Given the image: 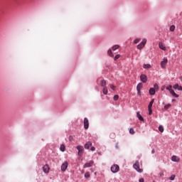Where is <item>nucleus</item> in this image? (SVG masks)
<instances>
[{
  "instance_id": "obj_1",
  "label": "nucleus",
  "mask_w": 182,
  "mask_h": 182,
  "mask_svg": "<svg viewBox=\"0 0 182 182\" xmlns=\"http://www.w3.org/2000/svg\"><path fill=\"white\" fill-rule=\"evenodd\" d=\"M134 168H135L138 173H143V169L140 168V164L139 161H136L133 165Z\"/></svg>"
},
{
  "instance_id": "obj_2",
  "label": "nucleus",
  "mask_w": 182,
  "mask_h": 182,
  "mask_svg": "<svg viewBox=\"0 0 182 182\" xmlns=\"http://www.w3.org/2000/svg\"><path fill=\"white\" fill-rule=\"evenodd\" d=\"M146 43H147V40L144 38L142 41L137 46V49H143V48L146 46Z\"/></svg>"
},
{
  "instance_id": "obj_3",
  "label": "nucleus",
  "mask_w": 182,
  "mask_h": 182,
  "mask_svg": "<svg viewBox=\"0 0 182 182\" xmlns=\"http://www.w3.org/2000/svg\"><path fill=\"white\" fill-rule=\"evenodd\" d=\"M120 170V167L117 164H114L111 166V171L112 173H117Z\"/></svg>"
},
{
  "instance_id": "obj_4",
  "label": "nucleus",
  "mask_w": 182,
  "mask_h": 182,
  "mask_svg": "<svg viewBox=\"0 0 182 182\" xmlns=\"http://www.w3.org/2000/svg\"><path fill=\"white\" fill-rule=\"evenodd\" d=\"M77 150H78V156H83V151H85V149H83V146H77Z\"/></svg>"
},
{
  "instance_id": "obj_5",
  "label": "nucleus",
  "mask_w": 182,
  "mask_h": 182,
  "mask_svg": "<svg viewBox=\"0 0 182 182\" xmlns=\"http://www.w3.org/2000/svg\"><path fill=\"white\" fill-rule=\"evenodd\" d=\"M84 129H85V130L89 129V119L87 118L84 119Z\"/></svg>"
},
{
  "instance_id": "obj_6",
  "label": "nucleus",
  "mask_w": 182,
  "mask_h": 182,
  "mask_svg": "<svg viewBox=\"0 0 182 182\" xmlns=\"http://www.w3.org/2000/svg\"><path fill=\"white\" fill-rule=\"evenodd\" d=\"M168 62V60H167V58H164L163 61H161V68H162V69H164Z\"/></svg>"
},
{
  "instance_id": "obj_7",
  "label": "nucleus",
  "mask_w": 182,
  "mask_h": 182,
  "mask_svg": "<svg viewBox=\"0 0 182 182\" xmlns=\"http://www.w3.org/2000/svg\"><path fill=\"white\" fill-rule=\"evenodd\" d=\"M140 80L143 83H146L147 82V76L144 74H141L140 76Z\"/></svg>"
},
{
  "instance_id": "obj_8",
  "label": "nucleus",
  "mask_w": 182,
  "mask_h": 182,
  "mask_svg": "<svg viewBox=\"0 0 182 182\" xmlns=\"http://www.w3.org/2000/svg\"><path fill=\"white\" fill-rule=\"evenodd\" d=\"M141 87H143V83L139 82L136 86V90L138 92V95H140L141 90Z\"/></svg>"
},
{
  "instance_id": "obj_9",
  "label": "nucleus",
  "mask_w": 182,
  "mask_h": 182,
  "mask_svg": "<svg viewBox=\"0 0 182 182\" xmlns=\"http://www.w3.org/2000/svg\"><path fill=\"white\" fill-rule=\"evenodd\" d=\"M66 168H68V161H65L61 165V170H62V171H66Z\"/></svg>"
},
{
  "instance_id": "obj_10",
  "label": "nucleus",
  "mask_w": 182,
  "mask_h": 182,
  "mask_svg": "<svg viewBox=\"0 0 182 182\" xmlns=\"http://www.w3.org/2000/svg\"><path fill=\"white\" fill-rule=\"evenodd\" d=\"M49 165L46 164L43 167V171H44V173H46V174H48V173H49Z\"/></svg>"
},
{
  "instance_id": "obj_11",
  "label": "nucleus",
  "mask_w": 182,
  "mask_h": 182,
  "mask_svg": "<svg viewBox=\"0 0 182 182\" xmlns=\"http://www.w3.org/2000/svg\"><path fill=\"white\" fill-rule=\"evenodd\" d=\"M171 160L172 161H175V163H178V161H180V158H178V156H177L173 155L171 157Z\"/></svg>"
},
{
  "instance_id": "obj_12",
  "label": "nucleus",
  "mask_w": 182,
  "mask_h": 182,
  "mask_svg": "<svg viewBox=\"0 0 182 182\" xmlns=\"http://www.w3.org/2000/svg\"><path fill=\"white\" fill-rule=\"evenodd\" d=\"M93 166V161H90L84 165V168H86L87 167H92Z\"/></svg>"
},
{
  "instance_id": "obj_13",
  "label": "nucleus",
  "mask_w": 182,
  "mask_h": 182,
  "mask_svg": "<svg viewBox=\"0 0 182 182\" xmlns=\"http://www.w3.org/2000/svg\"><path fill=\"white\" fill-rule=\"evenodd\" d=\"M149 95H151V96L156 95V90L154 88H150Z\"/></svg>"
},
{
  "instance_id": "obj_14",
  "label": "nucleus",
  "mask_w": 182,
  "mask_h": 182,
  "mask_svg": "<svg viewBox=\"0 0 182 182\" xmlns=\"http://www.w3.org/2000/svg\"><path fill=\"white\" fill-rule=\"evenodd\" d=\"M91 146H92V142H91V141H87V142L85 144V149H89Z\"/></svg>"
},
{
  "instance_id": "obj_15",
  "label": "nucleus",
  "mask_w": 182,
  "mask_h": 182,
  "mask_svg": "<svg viewBox=\"0 0 182 182\" xmlns=\"http://www.w3.org/2000/svg\"><path fill=\"white\" fill-rule=\"evenodd\" d=\"M136 117H138L139 120L141 122H144V118L140 115V112L136 113Z\"/></svg>"
},
{
  "instance_id": "obj_16",
  "label": "nucleus",
  "mask_w": 182,
  "mask_h": 182,
  "mask_svg": "<svg viewBox=\"0 0 182 182\" xmlns=\"http://www.w3.org/2000/svg\"><path fill=\"white\" fill-rule=\"evenodd\" d=\"M173 89L178 90H182V87L180 86L178 84H176L173 85Z\"/></svg>"
},
{
  "instance_id": "obj_17",
  "label": "nucleus",
  "mask_w": 182,
  "mask_h": 182,
  "mask_svg": "<svg viewBox=\"0 0 182 182\" xmlns=\"http://www.w3.org/2000/svg\"><path fill=\"white\" fill-rule=\"evenodd\" d=\"M100 85L102 87H106V80H101Z\"/></svg>"
},
{
  "instance_id": "obj_18",
  "label": "nucleus",
  "mask_w": 182,
  "mask_h": 182,
  "mask_svg": "<svg viewBox=\"0 0 182 182\" xmlns=\"http://www.w3.org/2000/svg\"><path fill=\"white\" fill-rule=\"evenodd\" d=\"M159 48L162 50H166V46L163 43H159Z\"/></svg>"
},
{
  "instance_id": "obj_19",
  "label": "nucleus",
  "mask_w": 182,
  "mask_h": 182,
  "mask_svg": "<svg viewBox=\"0 0 182 182\" xmlns=\"http://www.w3.org/2000/svg\"><path fill=\"white\" fill-rule=\"evenodd\" d=\"M153 103H154V99H152L148 105V109H151L153 107Z\"/></svg>"
},
{
  "instance_id": "obj_20",
  "label": "nucleus",
  "mask_w": 182,
  "mask_h": 182,
  "mask_svg": "<svg viewBox=\"0 0 182 182\" xmlns=\"http://www.w3.org/2000/svg\"><path fill=\"white\" fill-rule=\"evenodd\" d=\"M144 69H150L151 68V65L150 64H144L143 65Z\"/></svg>"
},
{
  "instance_id": "obj_21",
  "label": "nucleus",
  "mask_w": 182,
  "mask_h": 182,
  "mask_svg": "<svg viewBox=\"0 0 182 182\" xmlns=\"http://www.w3.org/2000/svg\"><path fill=\"white\" fill-rule=\"evenodd\" d=\"M170 93L172 95V96H173V97H178V95H177L173 90H172Z\"/></svg>"
},
{
  "instance_id": "obj_22",
  "label": "nucleus",
  "mask_w": 182,
  "mask_h": 182,
  "mask_svg": "<svg viewBox=\"0 0 182 182\" xmlns=\"http://www.w3.org/2000/svg\"><path fill=\"white\" fill-rule=\"evenodd\" d=\"M102 93H104L105 95H107L108 90H107V87H104V88L102 90Z\"/></svg>"
},
{
  "instance_id": "obj_23",
  "label": "nucleus",
  "mask_w": 182,
  "mask_h": 182,
  "mask_svg": "<svg viewBox=\"0 0 182 182\" xmlns=\"http://www.w3.org/2000/svg\"><path fill=\"white\" fill-rule=\"evenodd\" d=\"M60 150L61 151H65V150H66V146H65L63 144L60 145Z\"/></svg>"
},
{
  "instance_id": "obj_24",
  "label": "nucleus",
  "mask_w": 182,
  "mask_h": 182,
  "mask_svg": "<svg viewBox=\"0 0 182 182\" xmlns=\"http://www.w3.org/2000/svg\"><path fill=\"white\" fill-rule=\"evenodd\" d=\"M107 53H108V55H109V56H110L111 58H113V53L112 52V50H108V51H107Z\"/></svg>"
},
{
  "instance_id": "obj_25",
  "label": "nucleus",
  "mask_w": 182,
  "mask_h": 182,
  "mask_svg": "<svg viewBox=\"0 0 182 182\" xmlns=\"http://www.w3.org/2000/svg\"><path fill=\"white\" fill-rule=\"evenodd\" d=\"M169 29H170L171 32H174V30L176 29V26H174V25L171 26Z\"/></svg>"
},
{
  "instance_id": "obj_26",
  "label": "nucleus",
  "mask_w": 182,
  "mask_h": 182,
  "mask_svg": "<svg viewBox=\"0 0 182 182\" xmlns=\"http://www.w3.org/2000/svg\"><path fill=\"white\" fill-rule=\"evenodd\" d=\"M159 130L161 132V133H163V132H164V127L161 125L159 127Z\"/></svg>"
},
{
  "instance_id": "obj_27",
  "label": "nucleus",
  "mask_w": 182,
  "mask_h": 182,
  "mask_svg": "<svg viewBox=\"0 0 182 182\" xmlns=\"http://www.w3.org/2000/svg\"><path fill=\"white\" fill-rule=\"evenodd\" d=\"M170 107H171V104H168V105L164 106L165 110H168V109H170Z\"/></svg>"
},
{
  "instance_id": "obj_28",
  "label": "nucleus",
  "mask_w": 182,
  "mask_h": 182,
  "mask_svg": "<svg viewBox=\"0 0 182 182\" xmlns=\"http://www.w3.org/2000/svg\"><path fill=\"white\" fill-rule=\"evenodd\" d=\"M166 90H168L171 92V90H173V86L169 85V86L166 87Z\"/></svg>"
},
{
  "instance_id": "obj_29",
  "label": "nucleus",
  "mask_w": 182,
  "mask_h": 182,
  "mask_svg": "<svg viewBox=\"0 0 182 182\" xmlns=\"http://www.w3.org/2000/svg\"><path fill=\"white\" fill-rule=\"evenodd\" d=\"M109 137L110 139H114L116 137V134L114 133H111Z\"/></svg>"
},
{
  "instance_id": "obj_30",
  "label": "nucleus",
  "mask_w": 182,
  "mask_h": 182,
  "mask_svg": "<svg viewBox=\"0 0 182 182\" xmlns=\"http://www.w3.org/2000/svg\"><path fill=\"white\" fill-rule=\"evenodd\" d=\"M116 49H119V45H115L112 47V50H116Z\"/></svg>"
},
{
  "instance_id": "obj_31",
  "label": "nucleus",
  "mask_w": 182,
  "mask_h": 182,
  "mask_svg": "<svg viewBox=\"0 0 182 182\" xmlns=\"http://www.w3.org/2000/svg\"><path fill=\"white\" fill-rule=\"evenodd\" d=\"M129 133H130V134H134V133H135L134 129L133 128H131L129 129Z\"/></svg>"
},
{
  "instance_id": "obj_32",
  "label": "nucleus",
  "mask_w": 182,
  "mask_h": 182,
  "mask_svg": "<svg viewBox=\"0 0 182 182\" xmlns=\"http://www.w3.org/2000/svg\"><path fill=\"white\" fill-rule=\"evenodd\" d=\"M85 178H89V177H90V173H89V172L85 173Z\"/></svg>"
},
{
  "instance_id": "obj_33",
  "label": "nucleus",
  "mask_w": 182,
  "mask_h": 182,
  "mask_svg": "<svg viewBox=\"0 0 182 182\" xmlns=\"http://www.w3.org/2000/svg\"><path fill=\"white\" fill-rule=\"evenodd\" d=\"M174 178H176V175H171L169 178V180H171V181H173V180H174Z\"/></svg>"
},
{
  "instance_id": "obj_34",
  "label": "nucleus",
  "mask_w": 182,
  "mask_h": 182,
  "mask_svg": "<svg viewBox=\"0 0 182 182\" xmlns=\"http://www.w3.org/2000/svg\"><path fill=\"white\" fill-rule=\"evenodd\" d=\"M154 89H155V91L159 90V85L154 84Z\"/></svg>"
},
{
  "instance_id": "obj_35",
  "label": "nucleus",
  "mask_w": 182,
  "mask_h": 182,
  "mask_svg": "<svg viewBox=\"0 0 182 182\" xmlns=\"http://www.w3.org/2000/svg\"><path fill=\"white\" fill-rule=\"evenodd\" d=\"M148 110H149V116H151V114H153V110L151 109V108L148 109Z\"/></svg>"
},
{
  "instance_id": "obj_36",
  "label": "nucleus",
  "mask_w": 182,
  "mask_h": 182,
  "mask_svg": "<svg viewBox=\"0 0 182 182\" xmlns=\"http://www.w3.org/2000/svg\"><path fill=\"white\" fill-rule=\"evenodd\" d=\"M140 42V38H136L134 41V43H139Z\"/></svg>"
},
{
  "instance_id": "obj_37",
  "label": "nucleus",
  "mask_w": 182,
  "mask_h": 182,
  "mask_svg": "<svg viewBox=\"0 0 182 182\" xmlns=\"http://www.w3.org/2000/svg\"><path fill=\"white\" fill-rule=\"evenodd\" d=\"M119 58H120V55L117 54V55H115V57L114 58V60H117V59H119Z\"/></svg>"
},
{
  "instance_id": "obj_38",
  "label": "nucleus",
  "mask_w": 182,
  "mask_h": 182,
  "mask_svg": "<svg viewBox=\"0 0 182 182\" xmlns=\"http://www.w3.org/2000/svg\"><path fill=\"white\" fill-rule=\"evenodd\" d=\"M114 100H119V95H115L114 96Z\"/></svg>"
},
{
  "instance_id": "obj_39",
  "label": "nucleus",
  "mask_w": 182,
  "mask_h": 182,
  "mask_svg": "<svg viewBox=\"0 0 182 182\" xmlns=\"http://www.w3.org/2000/svg\"><path fill=\"white\" fill-rule=\"evenodd\" d=\"M109 87H111V89H112V90H114V89H116V87H115L114 85H109Z\"/></svg>"
},
{
  "instance_id": "obj_40",
  "label": "nucleus",
  "mask_w": 182,
  "mask_h": 182,
  "mask_svg": "<svg viewBox=\"0 0 182 182\" xmlns=\"http://www.w3.org/2000/svg\"><path fill=\"white\" fill-rule=\"evenodd\" d=\"M69 140H70V141H73V136H69Z\"/></svg>"
},
{
  "instance_id": "obj_41",
  "label": "nucleus",
  "mask_w": 182,
  "mask_h": 182,
  "mask_svg": "<svg viewBox=\"0 0 182 182\" xmlns=\"http://www.w3.org/2000/svg\"><path fill=\"white\" fill-rule=\"evenodd\" d=\"M95 150H96L95 146L91 147V151H95Z\"/></svg>"
},
{
  "instance_id": "obj_42",
  "label": "nucleus",
  "mask_w": 182,
  "mask_h": 182,
  "mask_svg": "<svg viewBox=\"0 0 182 182\" xmlns=\"http://www.w3.org/2000/svg\"><path fill=\"white\" fill-rule=\"evenodd\" d=\"M139 182H144V178H141L139 180Z\"/></svg>"
},
{
  "instance_id": "obj_43",
  "label": "nucleus",
  "mask_w": 182,
  "mask_h": 182,
  "mask_svg": "<svg viewBox=\"0 0 182 182\" xmlns=\"http://www.w3.org/2000/svg\"><path fill=\"white\" fill-rule=\"evenodd\" d=\"M176 101V100H172V102H175Z\"/></svg>"
},
{
  "instance_id": "obj_44",
  "label": "nucleus",
  "mask_w": 182,
  "mask_h": 182,
  "mask_svg": "<svg viewBox=\"0 0 182 182\" xmlns=\"http://www.w3.org/2000/svg\"><path fill=\"white\" fill-rule=\"evenodd\" d=\"M116 147H117V149H118V148H119L117 145L116 146Z\"/></svg>"
}]
</instances>
